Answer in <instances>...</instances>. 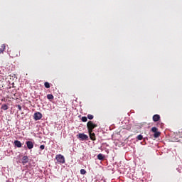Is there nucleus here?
<instances>
[{"mask_svg": "<svg viewBox=\"0 0 182 182\" xmlns=\"http://www.w3.org/2000/svg\"><path fill=\"white\" fill-rule=\"evenodd\" d=\"M55 160H57L58 163H59L60 164H64L65 156H63L62 154L56 155Z\"/></svg>", "mask_w": 182, "mask_h": 182, "instance_id": "nucleus-1", "label": "nucleus"}, {"mask_svg": "<svg viewBox=\"0 0 182 182\" xmlns=\"http://www.w3.org/2000/svg\"><path fill=\"white\" fill-rule=\"evenodd\" d=\"M88 132H93V129L97 127V124H93L92 121H90L87 124Z\"/></svg>", "mask_w": 182, "mask_h": 182, "instance_id": "nucleus-2", "label": "nucleus"}, {"mask_svg": "<svg viewBox=\"0 0 182 182\" xmlns=\"http://www.w3.org/2000/svg\"><path fill=\"white\" fill-rule=\"evenodd\" d=\"M33 117L36 121L41 120L42 119V113L37 112L34 113Z\"/></svg>", "mask_w": 182, "mask_h": 182, "instance_id": "nucleus-3", "label": "nucleus"}, {"mask_svg": "<svg viewBox=\"0 0 182 182\" xmlns=\"http://www.w3.org/2000/svg\"><path fill=\"white\" fill-rule=\"evenodd\" d=\"M28 161H29V158L28 157V156H24L21 159V163H22L23 166H25V164H28Z\"/></svg>", "mask_w": 182, "mask_h": 182, "instance_id": "nucleus-4", "label": "nucleus"}, {"mask_svg": "<svg viewBox=\"0 0 182 182\" xmlns=\"http://www.w3.org/2000/svg\"><path fill=\"white\" fill-rule=\"evenodd\" d=\"M26 144L28 150L33 149V142H32L31 141H27L26 142Z\"/></svg>", "mask_w": 182, "mask_h": 182, "instance_id": "nucleus-5", "label": "nucleus"}, {"mask_svg": "<svg viewBox=\"0 0 182 182\" xmlns=\"http://www.w3.org/2000/svg\"><path fill=\"white\" fill-rule=\"evenodd\" d=\"M78 137L81 139V140H87V139H89V136L85 134H79Z\"/></svg>", "mask_w": 182, "mask_h": 182, "instance_id": "nucleus-6", "label": "nucleus"}, {"mask_svg": "<svg viewBox=\"0 0 182 182\" xmlns=\"http://www.w3.org/2000/svg\"><path fill=\"white\" fill-rule=\"evenodd\" d=\"M14 144L18 149H21V147H22V143H21V141H19L18 140L14 141Z\"/></svg>", "mask_w": 182, "mask_h": 182, "instance_id": "nucleus-7", "label": "nucleus"}, {"mask_svg": "<svg viewBox=\"0 0 182 182\" xmlns=\"http://www.w3.org/2000/svg\"><path fill=\"white\" fill-rule=\"evenodd\" d=\"M89 132L91 140H93V141L96 140V137L95 136V133H92V132Z\"/></svg>", "mask_w": 182, "mask_h": 182, "instance_id": "nucleus-8", "label": "nucleus"}, {"mask_svg": "<svg viewBox=\"0 0 182 182\" xmlns=\"http://www.w3.org/2000/svg\"><path fill=\"white\" fill-rule=\"evenodd\" d=\"M160 120V115L159 114H155L153 116V121L154 122H159Z\"/></svg>", "mask_w": 182, "mask_h": 182, "instance_id": "nucleus-9", "label": "nucleus"}, {"mask_svg": "<svg viewBox=\"0 0 182 182\" xmlns=\"http://www.w3.org/2000/svg\"><path fill=\"white\" fill-rule=\"evenodd\" d=\"M97 159H98V160H104L105 159V156L102 154H99L97 155Z\"/></svg>", "mask_w": 182, "mask_h": 182, "instance_id": "nucleus-10", "label": "nucleus"}, {"mask_svg": "<svg viewBox=\"0 0 182 182\" xmlns=\"http://www.w3.org/2000/svg\"><path fill=\"white\" fill-rule=\"evenodd\" d=\"M47 99H48V100H53V95L52 94H48L47 95Z\"/></svg>", "mask_w": 182, "mask_h": 182, "instance_id": "nucleus-11", "label": "nucleus"}, {"mask_svg": "<svg viewBox=\"0 0 182 182\" xmlns=\"http://www.w3.org/2000/svg\"><path fill=\"white\" fill-rule=\"evenodd\" d=\"M159 136H160V132H154V137H155V139H157Z\"/></svg>", "mask_w": 182, "mask_h": 182, "instance_id": "nucleus-12", "label": "nucleus"}, {"mask_svg": "<svg viewBox=\"0 0 182 182\" xmlns=\"http://www.w3.org/2000/svg\"><path fill=\"white\" fill-rule=\"evenodd\" d=\"M5 48H6L5 44H3L1 46V48H0V53H3L4 50H5Z\"/></svg>", "mask_w": 182, "mask_h": 182, "instance_id": "nucleus-13", "label": "nucleus"}, {"mask_svg": "<svg viewBox=\"0 0 182 182\" xmlns=\"http://www.w3.org/2000/svg\"><path fill=\"white\" fill-rule=\"evenodd\" d=\"M44 86H45V87H46V89H49V87H50V84H49V82H46L44 83Z\"/></svg>", "mask_w": 182, "mask_h": 182, "instance_id": "nucleus-14", "label": "nucleus"}, {"mask_svg": "<svg viewBox=\"0 0 182 182\" xmlns=\"http://www.w3.org/2000/svg\"><path fill=\"white\" fill-rule=\"evenodd\" d=\"M1 109H3V110H8V105H3L2 106H1Z\"/></svg>", "mask_w": 182, "mask_h": 182, "instance_id": "nucleus-15", "label": "nucleus"}, {"mask_svg": "<svg viewBox=\"0 0 182 182\" xmlns=\"http://www.w3.org/2000/svg\"><path fill=\"white\" fill-rule=\"evenodd\" d=\"M157 127H154L151 128V132H153V133H156L157 132Z\"/></svg>", "mask_w": 182, "mask_h": 182, "instance_id": "nucleus-16", "label": "nucleus"}, {"mask_svg": "<svg viewBox=\"0 0 182 182\" xmlns=\"http://www.w3.org/2000/svg\"><path fill=\"white\" fill-rule=\"evenodd\" d=\"M137 140H143V135L139 134L136 137Z\"/></svg>", "mask_w": 182, "mask_h": 182, "instance_id": "nucleus-17", "label": "nucleus"}, {"mask_svg": "<svg viewBox=\"0 0 182 182\" xmlns=\"http://www.w3.org/2000/svg\"><path fill=\"white\" fill-rule=\"evenodd\" d=\"M87 119H89L90 120L93 119V115H92V114H88V115H87Z\"/></svg>", "mask_w": 182, "mask_h": 182, "instance_id": "nucleus-18", "label": "nucleus"}, {"mask_svg": "<svg viewBox=\"0 0 182 182\" xmlns=\"http://www.w3.org/2000/svg\"><path fill=\"white\" fill-rule=\"evenodd\" d=\"M82 122H87V117H82Z\"/></svg>", "mask_w": 182, "mask_h": 182, "instance_id": "nucleus-19", "label": "nucleus"}, {"mask_svg": "<svg viewBox=\"0 0 182 182\" xmlns=\"http://www.w3.org/2000/svg\"><path fill=\"white\" fill-rule=\"evenodd\" d=\"M80 173H81V174H86V170H85V169H81V170H80Z\"/></svg>", "mask_w": 182, "mask_h": 182, "instance_id": "nucleus-20", "label": "nucleus"}, {"mask_svg": "<svg viewBox=\"0 0 182 182\" xmlns=\"http://www.w3.org/2000/svg\"><path fill=\"white\" fill-rule=\"evenodd\" d=\"M40 149L41 150H45V145H41Z\"/></svg>", "mask_w": 182, "mask_h": 182, "instance_id": "nucleus-21", "label": "nucleus"}, {"mask_svg": "<svg viewBox=\"0 0 182 182\" xmlns=\"http://www.w3.org/2000/svg\"><path fill=\"white\" fill-rule=\"evenodd\" d=\"M18 110H22V107L21 105L17 106Z\"/></svg>", "mask_w": 182, "mask_h": 182, "instance_id": "nucleus-22", "label": "nucleus"}]
</instances>
